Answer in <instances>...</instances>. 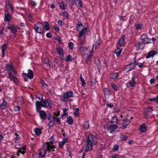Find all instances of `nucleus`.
I'll use <instances>...</instances> for the list:
<instances>
[{
  "label": "nucleus",
  "instance_id": "33",
  "mask_svg": "<svg viewBox=\"0 0 158 158\" xmlns=\"http://www.w3.org/2000/svg\"><path fill=\"white\" fill-rule=\"evenodd\" d=\"M34 131L35 134L37 135H40L41 133L40 130L37 128L35 129Z\"/></svg>",
  "mask_w": 158,
  "mask_h": 158
},
{
  "label": "nucleus",
  "instance_id": "42",
  "mask_svg": "<svg viewBox=\"0 0 158 158\" xmlns=\"http://www.w3.org/2000/svg\"><path fill=\"white\" fill-rule=\"evenodd\" d=\"M152 110V107H150L146 109L145 110V112H147L148 113L147 114H148L149 113H151Z\"/></svg>",
  "mask_w": 158,
  "mask_h": 158
},
{
  "label": "nucleus",
  "instance_id": "7",
  "mask_svg": "<svg viewBox=\"0 0 158 158\" xmlns=\"http://www.w3.org/2000/svg\"><path fill=\"white\" fill-rule=\"evenodd\" d=\"M22 76L23 77L27 76L28 78L31 79L33 78V72L30 69H28L27 70V73H23Z\"/></svg>",
  "mask_w": 158,
  "mask_h": 158
},
{
  "label": "nucleus",
  "instance_id": "21",
  "mask_svg": "<svg viewBox=\"0 0 158 158\" xmlns=\"http://www.w3.org/2000/svg\"><path fill=\"white\" fill-rule=\"evenodd\" d=\"M39 155L43 157H44L46 153V150L44 148L40 149L39 150Z\"/></svg>",
  "mask_w": 158,
  "mask_h": 158
},
{
  "label": "nucleus",
  "instance_id": "46",
  "mask_svg": "<svg viewBox=\"0 0 158 158\" xmlns=\"http://www.w3.org/2000/svg\"><path fill=\"white\" fill-rule=\"evenodd\" d=\"M118 127V126L116 125V124H114V125H110V129H116Z\"/></svg>",
  "mask_w": 158,
  "mask_h": 158
},
{
  "label": "nucleus",
  "instance_id": "31",
  "mask_svg": "<svg viewBox=\"0 0 158 158\" xmlns=\"http://www.w3.org/2000/svg\"><path fill=\"white\" fill-rule=\"evenodd\" d=\"M0 106H1V108L2 109H6L7 107L6 102H5V99H4L2 104L1 105H0Z\"/></svg>",
  "mask_w": 158,
  "mask_h": 158
},
{
  "label": "nucleus",
  "instance_id": "12",
  "mask_svg": "<svg viewBox=\"0 0 158 158\" xmlns=\"http://www.w3.org/2000/svg\"><path fill=\"white\" fill-rule=\"evenodd\" d=\"M55 53L60 55V56H62V58H64V55L63 49L60 48H57L55 51Z\"/></svg>",
  "mask_w": 158,
  "mask_h": 158
},
{
  "label": "nucleus",
  "instance_id": "38",
  "mask_svg": "<svg viewBox=\"0 0 158 158\" xmlns=\"http://www.w3.org/2000/svg\"><path fill=\"white\" fill-rule=\"evenodd\" d=\"M101 42L100 40H98L97 41L96 43L93 46V49H93L95 48L96 49V48L98 47V46L101 43Z\"/></svg>",
  "mask_w": 158,
  "mask_h": 158
},
{
  "label": "nucleus",
  "instance_id": "30",
  "mask_svg": "<svg viewBox=\"0 0 158 158\" xmlns=\"http://www.w3.org/2000/svg\"><path fill=\"white\" fill-rule=\"evenodd\" d=\"M93 56L92 54H90L87 56L86 60V64H88L89 63L92 58L93 57Z\"/></svg>",
  "mask_w": 158,
  "mask_h": 158
},
{
  "label": "nucleus",
  "instance_id": "35",
  "mask_svg": "<svg viewBox=\"0 0 158 158\" xmlns=\"http://www.w3.org/2000/svg\"><path fill=\"white\" fill-rule=\"evenodd\" d=\"M11 19V17L9 14H7L5 15V20L9 21Z\"/></svg>",
  "mask_w": 158,
  "mask_h": 158
},
{
  "label": "nucleus",
  "instance_id": "27",
  "mask_svg": "<svg viewBox=\"0 0 158 158\" xmlns=\"http://www.w3.org/2000/svg\"><path fill=\"white\" fill-rule=\"evenodd\" d=\"M105 95L106 96L109 95L111 94V92L109 89L107 88L104 89L103 90Z\"/></svg>",
  "mask_w": 158,
  "mask_h": 158
},
{
  "label": "nucleus",
  "instance_id": "61",
  "mask_svg": "<svg viewBox=\"0 0 158 158\" xmlns=\"http://www.w3.org/2000/svg\"><path fill=\"white\" fill-rule=\"evenodd\" d=\"M68 109H64V110L63 112L64 114L65 115H67L68 114V112H67V111L68 110Z\"/></svg>",
  "mask_w": 158,
  "mask_h": 158
},
{
  "label": "nucleus",
  "instance_id": "17",
  "mask_svg": "<svg viewBox=\"0 0 158 158\" xmlns=\"http://www.w3.org/2000/svg\"><path fill=\"white\" fill-rule=\"evenodd\" d=\"M6 66L8 70H11L14 73H16L15 69L13 67L12 65L11 64H6Z\"/></svg>",
  "mask_w": 158,
  "mask_h": 158
},
{
  "label": "nucleus",
  "instance_id": "44",
  "mask_svg": "<svg viewBox=\"0 0 158 158\" xmlns=\"http://www.w3.org/2000/svg\"><path fill=\"white\" fill-rule=\"evenodd\" d=\"M75 1L78 2V6L81 7L83 6L81 0H75Z\"/></svg>",
  "mask_w": 158,
  "mask_h": 158
},
{
  "label": "nucleus",
  "instance_id": "43",
  "mask_svg": "<svg viewBox=\"0 0 158 158\" xmlns=\"http://www.w3.org/2000/svg\"><path fill=\"white\" fill-rule=\"evenodd\" d=\"M18 101L21 104H23L24 103V100L23 98L20 97L18 99Z\"/></svg>",
  "mask_w": 158,
  "mask_h": 158
},
{
  "label": "nucleus",
  "instance_id": "23",
  "mask_svg": "<svg viewBox=\"0 0 158 158\" xmlns=\"http://www.w3.org/2000/svg\"><path fill=\"white\" fill-rule=\"evenodd\" d=\"M7 44H4L2 48V56L3 57H4L5 56L4 52L7 48Z\"/></svg>",
  "mask_w": 158,
  "mask_h": 158
},
{
  "label": "nucleus",
  "instance_id": "59",
  "mask_svg": "<svg viewBox=\"0 0 158 158\" xmlns=\"http://www.w3.org/2000/svg\"><path fill=\"white\" fill-rule=\"evenodd\" d=\"M46 36L49 38H50L52 36V35L50 33H48L46 35Z\"/></svg>",
  "mask_w": 158,
  "mask_h": 158
},
{
  "label": "nucleus",
  "instance_id": "9",
  "mask_svg": "<svg viewBox=\"0 0 158 158\" xmlns=\"http://www.w3.org/2000/svg\"><path fill=\"white\" fill-rule=\"evenodd\" d=\"M130 123V122L127 120V119H125L122 121V127L123 129H125L126 128V127Z\"/></svg>",
  "mask_w": 158,
  "mask_h": 158
},
{
  "label": "nucleus",
  "instance_id": "56",
  "mask_svg": "<svg viewBox=\"0 0 158 158\" xmlns=\"http://www.w3.org/2000/svg\"><path fill=\"white\" fill-rule=\"evenodd\" d=\"M81 82L82 83V85L83 86H85L86 85V83L85 82L84 80H81Z\"/></svg>",
  "mask_w": 158,
  "mask_h": 158
},
{
  "label": "nucleus",
  "instance_id": "36",
  "mask_svg": "<svg viewBox=\"0 0 158 158\" xmlns=\"http://www.w3.org/2000/svg\"><path fill=\"white\" fill-rule=\"evenodd\" d=\"M45 28L47 31H48L50 29L49 23L47 21L45 22Z\"/></svg>",
  "mask_w": 158,
  "mask_h": 158
},
{
  "label": "nucleus",
  "instance_id": "64",
  "mask_svg": "<svg viewBox=\"0 0 158 158\" xmlns=\"http://www.w3.org/2000/svg\"><path fill=\"white\" fill-rule=\"evenodd\" d=\"M14 26V25L11 24L8 26V28L10 30H11V29H12V28H13Z\"/></svg>",
  "mask_w": 158,
  "mask_h": 158
},
{
  "label": "nucleus",
  "instance_id": "57",
  "mask_svg": "<svg viewBox=\"0 0 158 158\" xmlns=\"http://www.w3.org/2000/svg\"><path fill=\"white\" fill-rule=\"evenodd\" d=\"M50 119H52V121L55 123V122H56V119L57 118H55L54 117H52L49 118Z\"/></svg>",
  "mask_w": 158,
  "mask_h": 158
},
{
  "label": "nucleus",
  "instance_id": "32",
  "mask_svg": "<svg viewBox=\"0 0 158 158\" xmlns=\"http://www.w3.org/2000/svg\"><path fill=\"white\" fill-rule=\"evenodd\" d=\"M111 158H126L125 156L113 154Z\"/></svg>",
  "mask_w": 158,
  "mask_h": 158
},
{
  "label": "nucleus",
  "instance_id": "19",
  "mask_svg": "<svg viewBox=\"0 0 158 158\" xmlns=\"http://www.w3.org/2000/svg\"><path fill=\"white\" fill-rule=\"evenodd\" d=\"M73 94L71 91H69L64 94V97L65 98H68L71 97Z\"/></svg>",
  "mask_w": 158,
  "mask_h": 158
},
{
  "label": "nucleus",
  "instance_id": "41",
  "mask_svg": "<svg viewBox=\"0 0 158 158\" xmlns=\"http://www.w3.org/2000/svg\"><path fill=\"white\" fill-rule=\"evenodd\" d=\"M127 138V136L125 135H121L120 138V139L123 141H125Z\"/></svg>",
  "mask_w": 158,
  "mask_h": 158
},
{
  "label": "nucleus",
  "instance_id": "63",
  "mask_svg": "<svg viewBox=\"0 0 158 158\" xmlns=\"http://www.w3.org/2000/svg\"><path fill=\"white\" fill-rule=\"evenodd\" d=\"M12 31V32L13 33L15 34V35H16V32L17 31V30H16V29L15 27L13 29Z\"/></svg>",
  "mask_w": 158,
  "mask_h": 158
},
{
  "label": "nucleus",
  "instance_id": "58",
  "mask_svg": "<svg viewBox=\"0 0 158 158\" xmlns=\"http://www.w3.org/2000/svg\"><path fill=\"white\" fill-rule=\"evenodd\" d=\"M9 77L10 79H15V77L12 75L11 74L9 73Z\"/></svg>",
  "mask_w": 158,
  "mask_h": 158
},
{
  "label": "nucleus",
  "instance_id": "8",
  "mask_svg": "<svg viewBox=\"0 0 158 158\" xmlns=\"http://www.w3.org/2000/svg\"><path fill=\"white\" fill-rule=\"evenodd\" d=\"M141 38L143 43L147 44L149 43L150 41V40L146 34L142 35Z\"/></svg>",
  "mask_w": 158,
  "mask_h": 158
},
{
  "label": "nucleus",
  "instance_id": "13",
  "mask_svg": "<svg viewBox=\"0 0 158 158\" xmlns=\"http://www.w3.org/2000/svg\"><path fill=\"white\" fill-rule=\"evenodd\" d=\"M136 84L135 81L134 80H131L128 83H127L126 85L127 87H134Z\"/></svg>",
  "mask_w": 158,
  "mask_h": 158
},
{
  "label": "nucleus",
  "instance_id": "53",
  "mask_svg": "<svg viewBox=\"0 0 158 158\" xmlns=\"http://www.w3.org/2000/svg\"><path fill=\"white\" fill-rule=\"evenodd\" d=\"M112 87L115 90H117L118 89V87L115 85H112Z\"/></svg>",
  "mask_w": 158,
  "mask_h": 158
},
{
  "label": "nucleus",
  "instance_id": "48",
  "mask_svg": "<svg viewBox=\"0 0 158 158\" xmlns=\"http://www.w3.org/2000/svg\"><path fill=\"white\" fill-rule=\"evenodd\" d=\"M119 148V146H118L115 145H114V147L113 148V150L114 151H117Z\"/></svg>",
  "mask_w": 158,
  "mask_h": 158
},
{
  "label": "nucleus",
  "instance_id": "14",
  "mask_svg": "<svg viewBox=\"0 0 158 158\" xmlns=\"http://www.w3.org/2000/svg\"><path fill=\"white\" fill-rule=\"evenodd\" d=\"M118 120L117 116H114L112 118L110 122L112 124H117L118 123Z\"/></svg>",
  "mask_w": 158,
  "mask_h": 158
},
{
  "label": "nucleus",
  "instance_id": "24",
  "mask_svg": "<svg viewBox=\"0 0 158 158\" xmlns=\"http://www.w3.org/2000/svg\"><path fill=\"white\" fill-rule=\"evenodd\" d=\"M68 141V139L67 138H65L63 139V140L59 143V147H61Z\"/></svg>",
  "mask_w": 158,
  "mask_h": 158
},
{
  "label": "nucleus",
  "instance_id": "20",
  "mask_svg": "<svg viewBox=\"0 0 158 158\" xmlns=\"http://www.w3.org/2000/svg\"><path fill=\"white\" fill-rule=\"evenodd\" d=\"M156 54V52L154 51H151L148 53V55L146 56V58H148L151 57H153Z\"/></svg>",
  "mask_w": 158,
  "mask_h": 158
},
{
  "label": "nucleus",
  "instance_id": "6",
  "mask_svg": "<svg viewBox=\"0 0 158 158\" xmlns=\"http://www.w3.org/2000/svg\"><path fill=\"white\" fill-rule=\"evenodd\" d=\"M46 102L45 100H43L40 102L38 101H36V106L37 110H40L41 106L44 107L46 106Z\"/></svg>",
  "mask_w": 158,
  "mask_h": 158
},
{
  "label": "nucleus",
  "instance_id": "26",
  "mask_svg": "<svg viewBox=\"0 0 158 158\" xmlns=\"http://www.w3.org/2000/svg\"><path fill=\"white\" fill-rule=\"evenodd\" d=\"M26 149L25 147H23L22 148H19L18 152L17 153V156H19V153H20L22 154H23L24 153V150Z\"/></svg>",
  "mask_w": 158,
  "mask_h": 158
},
{
  "label": "nucleus",
  "instance_id": "22",
  "mask_svg": "<svg viewBox=\"0 0 158 158\" xmlns=\"http://www.w3.org/2000/svg\"><path fill=\"white\" fill-rule=\"evenodd\" d=\"M135 27L136 30H139L143 27V25L141 23H137L135 25Z\"/></svg>",
  "mask_w": 158,
  "mask_h": 158
},
{
  "label": "nucleus",
  "instance_id": "62",
  "mask_svg": "<svg viewBox=\"0 0 158 158\" xmlns=\"http://www.w3.org/2000/svg\"><path fill=\"white\" fill-rule=\"evenodd\" d=\"M137 65L140 68L142 67L143 66V63H138L137 64Z\"/></svg>",
  "mask_w": 158,
  "mask_h": 158
},
{
  "label": "nucleus",
  "instance_id": "34",
  "mask_svg": "<svg viewBox=\"0 0 158 158\" xmlns=\"http://www.w3.org/2000/svg\"><path fill=\"white\" fill-rule=\"evenodd\" d=\"M117 49L119 50L118 51L116 52V51H115L114 52V53H116V56L117 57H118L120 55V54L121 52L122 49H120L118 47H117Z\"/></svg>",
  "mask_w": 158,
  "mask_h": 158
},
{
  "label": "nucleus",
  "instance_id": "25",
  "mask_svg": "<svg viewBox=\"0 0 158 158\" xmlns=\"http://www.w3.org/2000/svg\"><path fill=\"white\" fill-rule=\"evenodd\" d=\"M59 6L63 10H65L67 8V5L63 2H60Z\"/></svg>",
  "mask_w": 158,
  "mask_h": 158
},
{
  "label": "nucleus",
  "instance_id": "18",
  "mask_svg": "<svg viewBox=\"0 0 158 158\" xmlns=\"http://www.w3.org/2000/svg\"><path fill=\"white\" fill-rule=\"evenodd\" d=\"M40 115L41 119H44L46 118V113L43 110L40 112Z\"/></svg>",
  "mask_w": 158,
  "mask_h": 158
},
{
  "label": "nucleus",
  "instance_id": "11",
  "mask_svg": "<svg viewBox=\"0 0 158 158\" xmlns=\"http://www.w3.org/2000/svg\"><path fill=\"white\" fill-rule=\"evenodd\" d=\"M125 36H123L119 40L118 44L121 46H124L125 44V42L124 41Z\"/></svg>",
  "mask_w": 158,
  "mask_h": 158
},
{
  "label": "nucleus",
  "instance_id": "60",
  "mask_svg": "<svg viewBox=\"0 0 158 158\" xmlns=\"http://www.w3.org/2000/svg\"><path fill=\"white\" fill-rule=\"evenodd\" d=\"M28 18L29 20H31L33 19L32 16L31 14H29L28 15Z\"/></svg>",
  "mask_w": 158,
  "mask_h": 158
},
{
  "label": "nucleus",
  "instance_id": "47",
  "mask_svg": "<svg viewBox=\"0 0 158 158\" xmlns=\"http://www.w3.org/2000/svg\"><path fill=\"white\" fill-rule=\"evenodd\" d=\"M48 119L50 120L49 123V126L51 127L53 126L54 124V123L52 121V119H50L49 118Z\"/></svg>",
  "mask_w": 158,
  "mask_h": 158
},
{
  "label": "nucleus",
  "instance_id": "3",
  "mask_svg": "<svg viewBox=\"0 0 158 158\" xmlns=\"http://www.w3.org/2000/svg\"><path fill=\"white\" fill-rule=\"evenodd\" d=\"M34 29L36 32L42 34L44 29V26L41 23L38 22L35 24Z\"/></svg>",
  "mask_w": 158,
  "mask_h": 158
},
{
  "label": "nucleus",
  "instance_id": "55",
  "mask_svg": "<svg viewBox=\"0 0 158 158\" xmlns=\"http://www.w3.org/2000/svg\"><path fill=\"white\" fill-rule=\"evenodd\" d=\"M8 6H9V7L10 8V10L12 11H13V10H14V8H13L12 5L11 4L9 3Z\"/></svg>",
  "mask_w": 158,
  "mask_h": 158
},
{
  "label": "nucleus",
  "instance_id": "2",
  "mask_svg": "<svg viewBox=\"0 0 158 158\" xmlns=\"http://www.w3.org/2000/svg\"><path fill=\"white\" fill-rule=\"evenodd\" d=\"M77 29L79 33V38L81 37L85 32L87 34H89L90 33L89 29H88L87 27L85 28L82 24L78 25Z\"/></svg>",
  "mask_w": 158,
  "mask_h": 158
},
{
  "label": "nucleus",
  "instance_id": "37",
  "mask_svg": "<svg viewBox=\"0 0 158 158\" xmlns=\"http://www.w3.org/2000/svg\"><path fill=\"white\" fill-rule=\"evenodd\" d=\"M130 65H129V64H127L124 67V70L126 71V72H128L131 70V67H130Z\"/></svg>",
  "mask_w": 158,
  "mask_h": 158
},
{
  "label": "nucleus",
  "instance_id": "50",
  "mask_svg": "<svg viewBox=\"0 0 158 158\" xmlns=\"http://www.w3.org/2000/svg\"><path fill=\"white\" fill-rule=\"evenodd\" d=\"M14 109L15 111H18L20 110V107L19 106H15L14 107Z\"/></svg>",
  "mask_w": 158,
  "mask_h": 158
},
{
  "label": "nucleus",
  "instance_id": "15",
  "mask_svg": "<svg viewBox=\"0 0 158 158\" xmlns=\"http://www.w3.org/2000/svg\"><path fill=\"white\" fill-rule=\"evenodd\" d=\"M144 46V44L143 43L137 42L135 44V46L138 50L140 49L143 48Z\"/></svg>",
  "mask_w": 158,
  "mask_h": 158
},
{
  "label": "nucleus",
  "instance_id": "16",
  "mask_svg": "<svg viewBox=\"0 0 158 158\" xmlns=\"http://www.w3.org/2000/svg\"><path fill=\"white\" fill-rule=\"evenodd\" d=\"M62 60H64L66 61H74V59L70 55H69L64 59L62 58Z\"/></svg>",
  "mask_w": 158,
  "mask_h": 158
},
{
  "label": "nucleus",
  "instance_id": "5",
  "mask_svg": "<svg viewBox=\"0 0 158 158\" xmlns=\"http://www.w3.org/2000/svg\"><path fill=\"white\" fill-rule=\"evenodd\" d=\"M79 50V52L82 55H86L90 52L89 50L86 47H80Z\"/></svg>",
  "mask_w": 158,
  "mask_h": 158
},
{
  "label": "nucleus",
  "instance_id": "1",
  "mask_svg": "<svg viewBox=\"0 0 158 158\" xmlns=\"http://www.w3.org/2000/svg\"><path fill=\"white\" fill-rule=\"evenodd\" d=\"M97 142V139L96 136L91 134L89 135L88 137L87 140V148L85 151L86 152L92 149L93 145H95Z\"/></svg>",
  "mask_w": 158,
  "mask_h": 158
},
{
  "label": "nucleus",
  "instance_id": "39",
  "mask_svg": "<svg viewBox=\"0 0 158 158\" xmlns=\"http://www.w3.org/2000/svg\"><path fill=\"white\" fill-rule=\"evenodd\" d=\"M118 76V74L117 73H112L110 77L111 79H115L117 78Z\"/></svg>",
  "mask_w": 158,
  "mask_h": 158
},
{
  "label": "nucleus",
  "instance_id": "52",
  "mask_svg": "<svg viewBox=\"0 0 158 158\" xmlns=\"http://www.w3.org/2000/svg\"><path fill=\"white\" fill-rule=\"evenodd\" d=\"M47 103L48 104V105L49 106V107H50V108H51V101H50V100L49 99H47Z\"/></svg>",
  "mask_w": 158,
  "mask_h": 158
},
{
  "label": "nucleus",
  "instance_id": "45",
  "mask_svg": "<svg viewBox=\"0 0 158 158\" xmlns=\"http://www.w3.org/2000/svg\"><path fill=\"white\" fill-rule=\"evenodd\" d=\"M68 13L66 12H64L63 14V16L64 19H67L68 17Z\"/></svg>",
  "mask_w": 158,
  "mask_h": 158
},
{
  "label": "nucleus",
  "instance_id": "54",
  "mask_svg": "<svg viewBox=\"0 0 158 158\" xmlns=\"http://www.w3.org/2000/svg\"><path fill=\"white\" fill-rule=\"evenodd\" d=\"M44 62L45 64H46L47 66H49V67H50V65L49 64V60L48 59H46L44 60Z\"/></svg>",
  "mask_w": 158,
  "mask_h": 158
},
{
  "label": "nucleus",
  "instance_id": "28",
  "mask_svg": "<svg viewBox=\"0 0 158 158\" xmlns=\"http://www.w3.org/2000/svg\"><path fill=\"white\" fill-rule=\"evenodd\" d=\"M67 122L69 124L71 125L73 124V120L71 116H68L67 117Z\"/></svg>",
  "mask_w": 158,
  "mask_h": 158
},
{
  "label": "nucleus",
  "instance_id": "4",
  "mask_svg": "<svg viewBox=\"0 0 158 158\" xmlns=\"http://www.w3.org/2000/svg\"><path fill=\"white\" fill-rule=\"evenodd\" d=\"M44 147H46L48 151H54L55 146L54 145L53 143L51 141L46 142L44 145Z\"/></svg>",
  "mask_w": 158,
  "mask_h": 158
},
{
  "label": "nucleus",
  "instance_id": "51",
  "mask_svg": "<svg viewBox=\"0 0 158 158\" xmlns=\"http://www.w3.org/2000/svg\"><path fill=\"white\" fill-rule=\"evenodd\" d=\"M135 64H132V62L129 64V65H130V67H131V69H133L135 67V65H134Z\"/></svg>",
  "mask_w": 158,
  "mask_h": 158
},
{
  "label": "nucleus",
  "instance_id": "10",
  "mask_svg": "<svg viewBox=\"0 0 158 158\" xmlns=\"http://www.w3.org/2000/svg\"><path fill=\"white\" fill-rule=\"evenodd\" d=\"M147 127L145 123L141 125L139 128V130L141 132H145L147 130Z\"/></svg>",
  "mask_w": 158,
  "mask_h": 158
},
{
  "label": "nucleus",
  "instance_id": "29",
  "mask_svg": "<svg viewBox=\"0 0 158 158\" xmlns=\"http://www.w3.org/2000/svg\"><path fill=\"white\" fill-rule=\"evenodd\" d=\"M83 127L85 129H87L89 128V124L88 121H85L84 122Z\"/></svg>",
  "mask_w": 158,
  "mask_h": 158
},
{
  "label": "nucleus",
  "instance_id": "49",
  "mask_svg": "<svg viewBox=\"0 0 158 158\" xmlns=\"http://www.w3.org/2000/svg\"><path fill=\"white\" fill-rule=\"evenodd\" d=\"M69 48L72 50L73 49V44L72 42H70L69 43Z\"/></svg>",
  "mask_w": 158,
  "mask_h": 158
},
{
  "label": "nucleus",
  "instance_id": "40",
  "mask_svg": "<svg viewBox=\"0 0 158 158\" xmlns=\"http://www.w3.org/2000/svg\"><path fill=\"white\" fill-rule=\"evenodd\" d=\"M149 100L151 101H153L156 102H158V96H157L155 98H150Z\"/></svg>",
  "mask_w": 158,
  "mask_h": 158
}]
</instances>
